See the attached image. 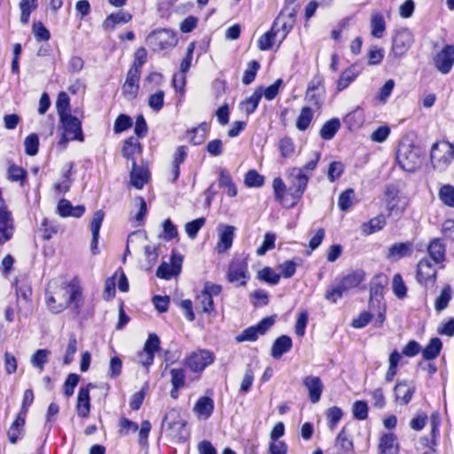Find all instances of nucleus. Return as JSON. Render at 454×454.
<instances>
[{
    "label": "nucleus",
    "instance_id": "39",
    "mask_svg": "<svg viewBox=\"0 0 454 454\" xmlns=\"http://www.w3.org/2000/svg\"><path fill=\"white\" fill-rule=\"evenodd\" d=\"M219 186L227 189L229 197H235L237 195V187L232 182L231 174L227 169H222L219 176Z\"/></svg>",
    "mask_w": 454,
    "mask_h": 454
},
{
    "label": "nucleus",
    "instance_id": "59",
    "mask_svg": "<svg viewBox=\"0 0 454 454\" xmlns=\"http://www.w3.org/2000/svg\"><path fill=\"white\" fill-rule=\"evenodd\" d=\"M8 178L12 182H20L23 184L27 178V172L19 166L12 165L8 168Z\"/></svg>",
    "mask_w": 454,
    "mask_h": 454
},
{
    "label": "nucleus",
    "instance_id": "15",
    "mask_svg": "<svg viewBox=\"0 0 454 454\" xmlns=\"http://www.w3.org/2000/svg\"><path fill=\"white\" fill-rule=\"evenodd\" d=\"M454 63V46L446 45L435 56L434 64L436 68L442 74H448Z\"/></svg>",
    "mask_w": 454,
    "mask_h": 454
},
{
    "label": "nucleus",
    "instance_id": "33",
    "mask_svg": "<svg viewBox=\"0 0 454 454\" xmlns=\"http://www.w3.org/2000/svg\"><path fill=\"white\" fill-rule=\"evenodd\" d=\"M214 407L215 405L212 398L202 396L197 401L193 411L198 414L199 417L208 419L214 411Z\"/></svg>",
    "mask_w": 454,
    "mask_h": 454
},
{
    "label": "nucleus",
    "instance_id": "46",
    "mask_svg": "<svg viewBox=\"0 0 454 454\" xmlns=\"http://www.w3.org/2000/svg\"><path fill=\"white\" fill-rule=\"evenodd\" d=\"M312 118L313 110L309 106L302 107L296 121V128L301 131L307 129L311 122Z\"/></svg>",
    "mask_w": 454,
    "mask_h": 454
},
{
    "label": "nucleus",
    "instance_id": "64",
    "mask_svg": "<svg viewBox=\"0 0 454 454\" xmlns=\"http://www.w3.org/2000/svg\"><path fill=\"white\" fill-rule=\"evenodd\" d=\"M131 126V118L126 114H120L114 121V130L115 133H121L129 129Z\"/></svg>",
    "mask_w": 454,
    "mask_h": 454
},
{
    "label": "nucleus",
    "instance_id": "13",
    "mask_svg": "<svg viewBox=\"0 0 454 454\" xmlns=\"http://www.w3.org/2000/svg\"><path fill=\"white\" fill-rule=\"evenodd\" d=\"M397 160L401 168L408 172H414L421 165V160L418 153L413 149L406 148L399 151Z\"/></svg>",
    "mask_w": 454,
    "mask_h": 454
},
{
    "label": "nucleus",
    "instance_id": "19",
    "mask_svg": "<svg viewBox=\"0 0 454 454\" xmlns=\"http://www.w3.org/2000/svg\"><path fill=\"white\" fill-rule=\"evenodd\" d=\"M282 21V18L277 17L275 20L271 28L270 31L263 34L258 40V47L261 51H268L270 50L274 43L278 40L279 41V32L280 29L278 27V24Z\"/></svg>",
    "mask_w": 454,
    "mask_h": 454
},
{
    "label": "nucleus",
    "instance_id": "36",
    "mask_svg": "<svg viewBox=\"0 0 454 454\" xmlns=\"http://www.w3.org/2000/svg\"><path fill=\"white\" fill-rule=\"evenodd\" d=\"M132 15L127 12L120 11L106 17L104 21L106 28L114 29L116 24H125L130 21Z\"/></svg>",
    "mask_w": 454,
    "mask_h": 454
},
{
    "label": "nucleus",
    "instance_id": "28",
    "mask_svg": "<svg viewBox=\"0 0 454 454\" xmlns=\"http://www.w3.org/2000/svg\"><path fill=\"white\" fill-rule=\"evenodd\" d=\"M32 288L25 282H16V296L18 302V309L21 311L23 307H27L31 301Z\"/></svg>",
    "mask_w": 454,
    "mask_h": 454
},
{
    "label": "nucleus",
    "instance_id": "51",
    "mask_svg": "<svg viewBox=\"0 0 454 454\" xmlns=\"http://www.w3.org/2000/svg\"><path fill=\"white\" fill-rule=\"evenodd\" d=\"M336 447L340 452H347L353 450V442L346 433L345 428L336 437Z\"/></svg>",
    "mask_w": 454,
    "mask_h": 454
},
{
    "label": "nucleus",
    "instance_id": "38",
    "mask_svg": "<svg viewBox=\"0 0 454 454\" xmlns=\"http://www.w3.org/2000/svg\"><path fill=\"white\" fill-rule=\"evenodd\" d=\"M386 225V219L383 215L372 218L368 223L362 225V231L366 235L380 231Z\"/></svg>",
    "mask_w": 454,
    "mask_h": 454
},
{
    "label": "nucleus",
    "instance_id": "4",
    "mask_svg": "<svg viewBox=\"0 0 454 454\" xmlns=\"http://www.w3.org/2000/svg\"><path fill=\"white\" fill-rule=\"evenodd\" d=\"M309 179V176H308L306 173H303V169H299V168H293L289 170V192L294 199V201L290 204V207L294 206L301 198L306 190Z\"/></svg>",
    "mask_w": 454,
    "mask_h": 454
},
{
    "label": "nucleus",
    "instance_id": "41",
    "mask_svg": "<svg viewBox=\"0 0 454 454\" xmlns=\"http://www.w3.org/2000/svg\"><path fill=\"white\" fill-rule=\"evenodd\" d=\"M340 127V122L338 119H332L326 121L320 129V136L325 140L332 139Z\"/></svg>",
    "mask_w": 454,
    "mask_h": 454
},
{
    "label": "nucleus",
    "instance_id": "30",
    "mask_svg": "<svg viewBox=\"0 0 454 454\" xmlns=\"http://www.w3.org/2000/svg\"><path fill=\"white\" fill-rule=\"evenodd\" d=\"M121 153L122 156L133 164V160H136L135 155L142 153V145L137 138L130 137L124 141Z\"/></svg>",
    "mask_w": 454,
    "mask_h": 454
},
{
    "label": "nucleus",
    "instance_id": "47",
    "mask_svg": "<svg viewBox=\"0 0 454 454\" xmlns=\"http://www.w3.org/2000/svg\"><path fill=\"white\" fill-rule=\"evenodd\" d=\"M146 50L144 47L138 48L134 53V62L129 70L141 74L142 67L146 62Z\"/></svg>",
    "mask_w": 454,
    "mask_h": 454
},
{
    "label": "nucleus",
    "instance_id": "44",
    "mask_svg": "<svg viewBox=\"0 0 454 454\" xmlns=\"http://www.w3.org/2000/svg\"><path fill=\"white\" fill-rule=\"evenodd\" d=\"M372 35L376 38H381L386 29V23L380 13H374L371 19Z\"/></svg>",
    "mask_w": 454,
    "mask_h": 454
},
{
    "label": "nucleus",
    "instance_id": "56",
    "mask_svg": "<svg viewBox=\"0 0 454 454\" xmlns=\"http://www.w3.org/2000/svg\"><path fill=\"white\" fill-rule=\"evenodd\" d=\"M276 235L271 232H267L264 236L262 244L257 248L256 254L259 256L264 255L269 250L275 247Z\"/></svg>",
    "mask_w": 454,
    "mask_h": 454
},
{
    "label": "nucleus",
    "instance_id": "2",
    "mask_svg": "<svg viewBox=\"0 0 454 454\" xmlns=\"http://www.w3.org/2000/svg\"><path fill=\"white\" fill-rule=\"evenodd\" d=\"M364 271L362 270H356L348 273L336 286H332L326 291L325 299L331 302H336L350 289L358 286L359 284L364 281Z\"/></svg>",
    "mask_w": 454,
    "mask_h": 454
},
{
    "label": "nucleus",
    "instance_id": "32",
    "mask_svg": "<svg viewBox=\"0 0 454 454\" xmlns=\"http://www.w3.org/2000/svg\"><path fill=\"white\" fill-rule=\"evenodd\" d=\"M379 450L380 454H397L398 445L395 436L391 434H385L380 437Z\"/></svg>",
    "mask_w": 454,
    "mask_h": 454
},
{
    "label": "nucleus",
    "instance_id": "54",
    "mask_svg": "<svg viewBox=\"0 0 454 454\" xmlns=\"http://www.w3.org/2000/svg\"><path fill=\"white\" fill-rule=\"evenodd\" d=\"M260 68V64L256 60H252L248 63L247 68L244 72L242 82L246 85L250 84L255 79L257 71Z\"/></svg>",
    "mask_w": 454,
    "mask_h": 454
},
{
    "label": "nucleus",
    "instance_id": "61",
    "mask_svg": "<svg viewBox=\"0 0 454 454\" xmlns=\"http://www.w3.org/2000/svg\"><path fill=\"white\" fill-rule=\"evenodd\" d=\"M170 375L171 384L175 390H178L184 386L185 374L184 369H171Z\"/></svg>",
    "mask_w": 454,
    "mask_h": 454
},
{
    "label": "nucleus",
    "instance_id": "3",
    "mask_svg": "<svg viewBox=\"0 0 454 454\" xmlns=\"http://www.w3.org/2000/svg\"><path fill=\"white\" fill-rule=\"evenodd\" d=\"M145 41L153 51H161L174 48L177 43V37L174 31L160 28L152 31Z\"/></svg>",
    "mask_w": 454,
    "mask_h": 454
},
{
    "label": "nucleus",
    "instance_id": "10",
    "mask_svg": "<svg viewBox=\"0 0 454 454\" xmlns=\"http://www.w3.org/2000/svg\"><path fill=\"white\" fill-rule=\"evenodd\" d=\"M436 265L429 258H422L417 265L416 278L418 282L424 286H433L437 275Z\"/></svg>",
    "mask_w": 454,
    "mask_h": 454
},
{
    "label": "nucleus",
    "instance_id": "43",
    "mask_svg": "<svg viewBox=\"0 0 454 454\" xmlns=\"http://www.w3.org/2000/svg\"><path fill=\"white\" fill-rule=\"evenodd\" d=\"M50 355L51 351L49 349H38L32 355L30 363L34 367L38 368L40 372H43L44 364L49 361Z\"/></svg>",
    "mask_w": 454,
    "mask_h": 454
},
{
    "label": "nucleus",
    "instance_id": "29",
    "mask_svg": "<svg viewBox=\"0 0 454 454\" xmlns=\"http://www.w3.org/2000/svg\"><path fill=\"white\" fill-rule=\"evenodd\" d=\"M90 410V390L88 387H81L77 396L76 411L78 416L86 418Z\"/></svg>",
    "mask_w": 454,
    "mask_h": 454
},
{
    "label": "nucleus",
    "instance_id": "24",
    "mask_svg": "<svg viewBox=\"0 0 454 454\" xmlns=\"http://www.w3.org/2000/svg\"><path fill=\"white\" fill-rule=\"evenodd\" d=\"M130 184L136 189H142L149 181L150 173L147 168L137 166L136 160H133L132 169L129 174Z\"/></svg>",
    "mask_w": 454,
    "mask_h": 454
},
{
    "label": "nucleus",
    "instance_id": "42",
    "mask_svg": "<svg viewBox=\"0 0 454 454\" xmlns=\"http://www.w3.org/2000/svg\"><path fill=\"white\" fill-rule=\"evenodd\" d=\"M207 131L208 125L206 122H202L198 127L189 131L191 135L189 139L195 145H200L205 141Z\"/></svg>",
    "mask_w": 454,
    "mask_h": 454
},
{
    "label": "nucleus",
    "instance_id": "1",
    "mask_svg": "<svg viewBox=\"0 0 454 454\" xmlns=\"http://www.w3.org/2000/svg\"><path fill=\"white\" fill-rule=\"evenodd\" d=\"M46 304L52 313H60L72 307L79 314L83 305L82 288L76 279L60 285L51 281L46 289Z\"/></svg>",
    "mask_w": 454,
    "mask_h": 454
},
{
    "label": "nucleus",
    "instance_id": "26",
    "mask_svg": "<svg viewBox=\"0 0 454 454\" xmlns=\"http://www.w3.org/2000/svg\"><path fill=\"white\" fill-rule=\"evenodd\" d=\"M292 339L287 335H281L272 344L270 355L274 359H280L285 353L291 350Z\"/></svg>",
    "mask_w": 454,
    "mask_h": 454
},
{
    "label": "nucleus",
    "instance_id": "37",
    "mask_svg": "<svg viewBox=\"0 0 454 454\" xmlns=\"http://www.w3.org/2000/svg\"><path fill=\"white\" fill-rule=\"evenodd\" d=\"M278 148L280 155L284 159H290L295 153V144L289 137H284L279 139Z\"/></svg>",
    "mask_w": 454,
    "mask_h": 454
},
{
    "label": "nucleus",
    "instance_id": "16",
    "mask_svg": "<svg viewBox=\"0 0 454 454\" xmlns=\"http://www.w3.org/2000/svg\"><path fill=\"white\" fill-rule=\"evenodd\" d=\"M388 278L384 274H378L373 277L370 284V306L374 307L375 303L380 304L384 288L387 286Z\"/></svg>",
    "mask_w": 454,
    "mask_h": 454
},
{
    "label": "nucleus",
    "instance_id": "55",
    "mask_svg": "<svg viewBox=\"0 0 454 454\" xmlns=\"http://www.w3.org/2000/svg\"><path fill=\"white\" fill-rule=\"evenodd\" d=\"M439 198L445 205L454 207V187L443 185L439 191Z\"/></svg>",
    "mask_w": 454,
    "mask_h": 454
},
{
    "label": "nucleus",
    "instance_id": "63",
    "mask_svg": "<svg viewBox=\"0 0 454 454\" xmlns=\"http://www.w3.org/2000/svg\"><path fill=\"white\" fill-rule=\"evenodd\" d=\"M164 96L165 94L163 90H158L157 92L150 95L148 98V106L155 112H159L163 107Z\"/></svg>",
    "mask_w": 454,
    "mask_h": 454
},
{
    "label": "nucleus",
    "instance_id": "58",
    "mask_svg": "<svg viewBox=\"0 0 454 454\" xmlns=\"http://www.w3.org/2000/svg\"><path fill=\"white\" fill-rule=\"evenodd\" d=\"M25 152L27 155L34 156L38 152L39 139L36 134H30L24 141Z\"/></svg>",
    "mask_w": 454,
    "mask_h": 454
},
{
    "label": "nucleus",
    "instance_id": "34",
    "mask_svg": "<svg viewBox=\"0 0 454 454\" xmlns=\"http://www.w3.org/2000/svg\"><path fill=\"white\" fill-rule=\"evenodd\" d=\"M359 74V70L356 66H350L347 69H345L339 80L337 81V90L338 91H341L348 87V85L357 77Z\"/></svg>",
    "mask_w": 454,
    "mask_h": 454
},
{
    "label": "nucleus",
    "instance_id": "31",
    "mask_svg": "<svg viewBox=\"0 0 454 454\" xmlns=\"http://www.w3.org/2000/svg\"><path fill=\"white\" fill-rule=\"evenodd\" d=\"M384 197L387 209L388 210L389 213L399 210V190L395 185H387L384 192Z\"/></svg>",
    "mask_w": 454,
    "mask_h": 454
},
{
    "label": "nucleus",
    "instance_id": "45",
    "mask_svg": "<svg viewBox=\"0 0 454 454\" xmlns=\"http://www.w3.org/2000/svg\"><path fill=\"white\" fill-rule=\"evenodd\" d=\"M37 8V0H21L20 2V9L21 12L20 21L27 24L31 12Z\"/></svg>",
    "mask_w": 454,
    "mask_h": 454
},
{
    "label": "nucleus",
    "instance_id": "12",
    "mask_svg": "<svg viewBox=\"0 0 454 454\" xmlns=\"http://www.w3.org/2000/svg\"><path fill=\"white\" fill-rule=\"evenodd\" d=\"M413 43L412 34L408 29H402L395 35L392 42L391 53L395 57L404 55ZM391 55H389L390 57Z\"/></svg>",
    "mask_w": 454,
    "mask_h": 454
},
{
    "label": "nucleus",
    "instance_id": "35",
    "mask_svg": "<svg viewBox=\"0 0 454 454\" xmlns=\"http://www.w3.org/2000/svg\"><path fill=\"white\" fill-rule=\"evenodd\" d=\"M262 97V87H259L246 100L241 102L240 107L247 114H251L255 111L258 104Z\"/></svg>",
    "mask_w": 454,
    "mask_h": 454
},
{
    "label": "nucleus",
    "instance_id": "21",
    "mask_svg": "<svg viewBox=\"0 0 454 454\" xmlns=\"http://www.w3.org/2000/svg\"><path fill=\"white\" fill-rule=\"evenodd\" d=\"M430 261L434 264H442L446 258V246L441 239H434L427 246Z\"/></svg>",
    "mask_w": 454,
    "mask_h": 454
},
{
    "label": "nucleus",
    "instance_id": "7",
    "mask_svg": "<svg viewBox=\"0 0 454 454\" xmlns=\"http://www.w3.org/2000/svg\"><path fill=\"white\" fill-rule=\"evenodd\" d=\"M60 122L64 129L61 138L62 143L66 144L70 140L83 141L82 122L78 118L71 114L65 117L62 116Z\"/></svg>",
    "mask_w": 454,
    "mask_h": 454
},
{
    "label": "nucleus",
    "instance_id": "50",
    "mask_svg": "<svg viewBox=\"0 0 454 454\" xmlns=\"http://www.w3.org/2000/svg\"><path fill=\"white\" fill-rule=\"evenodd\" d=\"M258 278L270 285H277L280 280V275L273 269L264 267L258 272Z\"/></svg>",
    "mask_w": 454,
    "mask_h": 454
},
{
    "label": "nucleus",
    "instance_id": "5",
    "mask_svg": "<svg viewBox=\"0 0 454 454\" xmlns=\"http://www.w3.org/2000/svg\"><path fill=\"white\" fill-rule=\"evenodd\" d=\"M454 155L453 144L449 142H436L431 148V161L434 168H443L447 166Z\"/></svg>",
    "mask_w": 454,
    "mask_h": 454
},
{
    "label": "nucleus",
    "instance_id": "27",
    "mask_svg": "<svg viewBox=\"0 0 454 454\" xmlns=\"http://www.w3.org/2000/svg\"><path fill=\"white\" fill-rule=\"evenodd\" d=\"M58 212L63 217L73 216L78 218L84 214L85 207L83 206L74 207L69 200L62 199L58 204Z\"/></svg>",
    "mask_w": 454,
    "mask_h": 454
},
{
    "label": "nucleus",
    "instance_id": "20",
    "mask_svg": "<svg viewBox=\"0 0 454 454\" xmlns=\"http://www.w3.org/2000/svg\"><path fill=\"white\" fill-rule=\"evenodd\" d=\"M235 227L231 225H220L218 227L219 240L217 251L222 254L229 250L233 242Z\"/></svg>",
    "mask_w": 454,
    "mask_h": 454
},
{
    "label": "nucleus",
    "instance_id": "9",
    "mask_svg": "<svg viewBox=\"0 0 454 454\" xmlns=\"http://www.w3.org/2000/svg\"><path fill=\"white\" fill-rule=\"evenodd\" d=\"M275 319L268 317L261 320L256 325L245 329L240 334L235 337V340L239 343L244 341H254L259 335H263L274 325Z\"/></svg>",
    "mask_w": 454,
    "mask_h": 454
},
{
    "label": "nucleus",
    "instance_id": "11",
    "mask_svg": "<svg viewBox=\"0 0 454 454\" xmlns=\"http://www.w3.org/2000/svg\"><path fill=\"white\" fill-rule=\"evenodd\" d=\"M213 362V353L206 349H200L192 353L187 357L185 364L193 372H200Z\"/></svg>",
    "mask_w": 454,
    "mask_h": 454
},
{
    "label": "nucleus",
    "instance_id": "23",
    "mask_svg": "<svg viewBox=\"0 0 454 454\" xmlns=\"http://www.w3.org/2000/svg\"><path fill=\"white\" fill-rule=\"evenodd\" d=\"M414 251L412 242H400L393 244L387 254V258L391 261H398L403 257L410 256Z\"/></svg>",
    "mask_w": 454,
    "mask_h": 454
},
{
    "label": "nucleus",
    "instance_id": "62",
    "mask_svg": "<svg viewBox=\"0 0 454 454\" xmlns=\"http://www.w3.org/2000/svg\"><path fill=\"white\" fill-rule=\"evenodd\" d=\"M206 219L204 217L197 218L185 224V231L189 238L194 239L201 227L205 224Z\"/></svg>",
    "mask_w": 454,
    "mask_h": 454
},
{
    "label": "nucleus",
    "instance_id": "18",
    "mask_svg": "<svg viewBox=\"0 0 454 454\" xmlns=\"http://www.w3.org/2000/svg\"><path fill=\"white\" fill-rule=\"evenodd\" d=\"M415 391L416 387L412 382L406 380L398 382L394 387L395 401L402 405H406L411 400Z\"/></svg>",
    "mask_w": 454,
    "mask_h": 454
},
{
    "label": "nucleus",
    "instance_id": "25",
    "mask_svg": "<svg viewBox=\"0 0 454 454\" xmlns=\"http://www.w3.org/2000/svg\"><path fill=\"white\" fill-rule=\"evenodd\" d=\"M104 216L105 213L103 210H98L94 213L90 222V230L92 233L90 250L93 254H98L99 253L98 243L99 239V231L104 220Z\"/></svg>",
    "mask_w": 454,
    "mask_h": 454
},
{
    "label": "nucleus",
    "instance_id": "40",
    "mask_svg": "<svg viewBox=\"0 0 454 454\" xmlns=\"http://www.w3.org/2000/svg\"><path fill=\"white\" fill-rule=\"evenodd\" d=\"M442 341L439 338L431 339L427 346L423 349L422 356L426 360H432L438 356L442 349Z\"/></svg>",
    "mask_w": 454,
    "mask_h": 454
},
{
    "label": "nucleus",
    "instance_id": "57",
    "mask_svg": "<svg viewBox=\"0 0 454 454\" xmlns=\"http://www.w3.org/2000/svg\"><path fill=\"white\" fill-rule=\"evenodd\" d=\"M197 303L201 308V311L204 313H210L214 309L213 298L208 294L201 292L196 298Z\"/></svg>",
    "mask_w": 454,
    "mask_h": 454
},
{
    "label": "nucleus",
    "instance_id": "8",
    "mask_svg": "<svg viewBox=\"0 0 454 454\" xmlns=\"http://www.w3.org/2000/svg\"><path fill=\"white\" fill-rule=\"evenodd\" d=\"M227 278L237 286H245L249 278L247 262L242 258H234L231 262Z\"/></svg>",
    "mask_w": 454,
    "mask_h": 454
},
{
    "label": "nucleus",
    "instance_id": "60",
    "mask_svg": "<svg viewBox=\"0 0 454 454\" xmlns=\"http://www.w3.org/2000/svg\"><path fill=\"white\" fill-rule=\"evenodd\" d=\"M353 198L354 191L352 189H348L341 192L338 200V206L340 209L342 211H347L349 209L353 203Z\"/></svg>",
    "mask_w": 454,
    "mask_h": 454
},
{
    "label": "nucleus",
    "instance_id": "49",
    "mask_svg": "<svg viewBox=\"0 0 454 454\" xmlns=\"http://www.w3.org/2000/svg\"><path fill=\"white\" fill-rule=\"evenodd\" d=\"M73 168H74V163L73 162H69L67 164V170L62 175V177H63L64 181L62 183H57L54 185V189H55L56 192L66 193L67 192L69 191L70 186H71L70 176H71V174H72Z\"/></svg>",
    "mask_w": 454,
    "mask_h": 454
},
{
    "label": "nucleus",
    "instance_id": "6",
    "mask_svg": "<svg viewBox=\"0 0 454 454\" xmlns=\"http://www.w3.org/2000/svg\"><path fill=\"white\" fill-rule=\"evenodd\" d=\"M162 427H167L170 434L179 441H184L188 437L186 421L175 411H169L164 418Z\"/></svg>",
    "mask_w": 454,
    "mask_h": 454
},
{
    "label": "nucleus",
    "instance_id": "17",
    "mask_svg": "<svg viewBox=\"0 0 454 454\" xmlns=\"http://www.w3.org/2000/svg\"><path fill=\"white\" fill-rule=\"evenodd\" d=\"M140 74L128 71L126 80L122 85V94L127 100L137 98L139 90Z\"/></svg>",
    "mask_w": 454,
    "mask_h": 454
},
{
    "label": "nucleus",
    "instance_id": "14",
    "mask_svg": "<svg viewBox=\"0 0 454 454\" xmlns=\"http://www.w3.org/2000/svg\"><path fill=\"white\" fill-rule=\"evenodd\" d=\"M14 223L12 213L5 207H0V245L12 239Z\"/></svg>",
    "mask_w": 454,
    "mask_h": 454
},
{
    "label": "nucleus",
    "instance_id": "53",
    "mask_svg": "<svg viewBox=\"0 0 454 454\" xmlns=\"http://www.w3.org/2000/svg\"><path fill=\"white\" fill-rule=\"evenodd\" d=\"M272 186H273V190H274V193H275L276 199L282 205H284L286 207H290V205H288L286 202L285 198H284V195H285V192H286V186L285 183L283 182V180L280 177L274 178L273 183H272Z\"/></svg>",
    "mask_w": 454,
    "mask_h": 454
},
{
    "label": "nucleus",
    "instance_id": "22",
    "mask_svg": "<svg viewBox=\"0 0 454 454\" xmlns=\"http://www.w3.org/2000/svg\"><path fill=\"white\" fill-rule=\"evenodd\" d=\"M303 385L306 387L309 400L312 403H317L321 397L324 385L317 376H307L303 379Z\"/></svg>",
    "mask_w": 454,
    "mask_h": 454
},
{
    "label": "nucleus",
    "instance_id": "52",
    "mask_svg": "<svg viewBox=\"0 0 454 454\" xmlns=\"http://www.w3.org/2000/svg\"><path fill=\"white\" fill-rule=\"evenodd\" d=\"M244 183L247 187H261L264 184V176L251 169L246 174Z\"/></svg>",
    "mask_w": 454,
    "mask_h": 454
},
{
    "label": "nucleus",
    "instance_id": "48",
    "mask_svg": "<svg viewBox=\"0 0 454 454\" xmlns=\"http://www.w3.org/2000/svg\"><path fill=\"white\" fill-rule=\"evenodd\" d=\"M451 300V288L450 286H446L441 292L440 295L434 301V308L437 311L445 309L450 301Z\"/></svg>",
    "mask_w": 454,
    "mask_h": 454
}]
</instances>
